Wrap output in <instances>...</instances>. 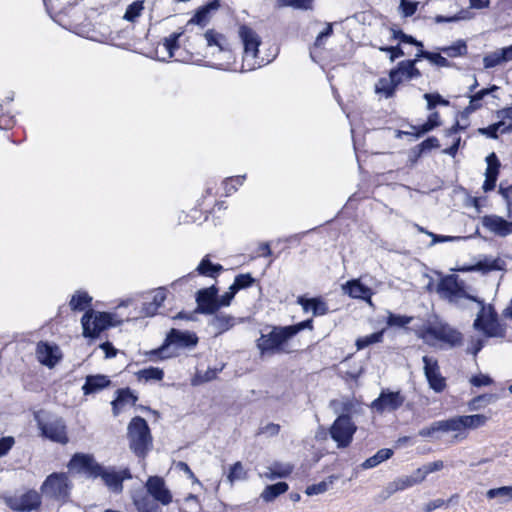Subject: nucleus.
<instances>
[{
  "instance_id": "1",
  "label": "nucleus",
  "mask_w": 512,
  "mask_h": 512,
  "mask_svg": "<svg viewBox=\"0 0 512 512\" xmlns=\"http://www.w3.org/2000/svg\"><path fill=\"white\" fill-rule=\"evenodd\" d=\"M438 293L441 297L450 302L457 303L462 298H469L476 301L474 297L468 296L463 283L459 282L455 275L443 278L438 285ZM480 311L474 321V327L484 333L483 337L477 336L471 340V352H479L484 347V338H502L505 336V327L498 321L497 314L491 305L485 306L482 301H478Z\"/></svg>"
},
{
  "instance_id": "2",
  "label": "nucleus",
  "mask_w": 512,
  "mask_h": 512,
  "mask_svg": "<svg viewBox=\"0 0 512 512\" xmlns=\"http://www.w3.org/2000/svg\"><path fill=\"white\" fill-rule=\"evenodd\" d=\"M420 337L431 346L458 348L462 342V334L447 323L441 321L430 322L420 331Z\"/></svg>"
},
{
  "instance_id": "3",
  "label": "nucleus",
  "mask_w": 512,
  "mask_h": 512,
  "mask_svg": "<svg viewBox=\"0 0 512 512\" xmlns=\"http://www.w3.org/2000/svg\"><path fill=\"white\" fill-rule=\"evenodd\" d=\"M130 449L141 458L152 448V436L145 419L134 417L127 428Z\"/></svg>"
},
{
  "instance_id": "4",
  "label": "nucleus",
  "mask_w": 512,
  "mask_h": 512,
  "mask_svg": "<svg viewBox=\"0 0 512 512\" xmlns=\"http://www.w3.org/2000/svg\"><path fill=\"white\" fill-rule=\"evenodd\" d=\"M305 328H312L311 319L292 326L274 327L268 334H262L258 340V347L262 352L278 349L289 338Z\"/></svg>"
},
{
  "instance_id": "5",
  "label": "nucleus",
  "mask_w": 512,
  "mask_h": 512,
  "mask_svg": "<svg viewBox=\"0 0 512 512\" xmlns=\"http://www.w3.org/2000/svg\"><path fill=\"white\" fill-rule=\"evenodd\" d=\"M239 36L244 45L242 68L246 70H253L256 67H260L264 60H261L260 62L256 61L258 47L261 43L257 33L247 26H241L239 28Z\"/></svg>"
},
{
  "instance_id": "6",
  "label": "nucleus",
  "mask_w": 512,
  "mask_h": 512,
  "mask_svg": "<svg viewBox=\"0 0 512 512\" xmlns=\"http://www.w3.org/2000/svg\"><path fill=\"white\" fill-rule=\"evenodd\" d=\"M81 324L83 335L90 338L97 337L102 331L114 325L111 314L92 309L86 311L82 316Z\"/></svg>"
},
{
  "instance_id": "7",
  "label": "nucleus",
  "mask_w": 512,
  "mask_h": 512,
  "mask_svg": "<svg viewBox=\"0 0 512 512\" xmlns=\"http://www.w3.org/2000/svg\"><path fill=\"white\" fill-rule=\"evenodd\" d=\"M356 430L350 416L340 415L331 425L329 433L338 448H346L351 444Z\"/></svg>"
},
{
  "instance_id": "8",
  "label": "nucleus",
  "mask_w": 512,
  "mask_h": 512,
  "mask_svg": "<svg viewBox=\"0 0 512 512\" xmlns=\"http://www.w3.org/2000/svg\"><path fill=\"white\" fill-rule=\"evenodd\" d=\"M71 483L67 474L53 473L41 486L42 493L57 500H66L71 491Z\"/></svg>"
},
{
  "instance_id": "9",
  "label": "nucleus",
  "mask_w": 512,
  "mask_h": 512,
  "mask_svg": "<svg viewBox=\"0 0 512 512\" xmlns=\"http://www.w3.org/2000/svg\"><path fill=\"white\" fill-rule=\"evenodd\" d=\"M198 343L195 333L171 329L161 347L150 352H163L172 347L174 349H193Z\"/></svg>"
},
{
  "instance_id": "10",
  "label": "nucleus",
  "mask_w": 512,
  "mask_h": 512,
  "mask_svg": "<svg viewBox=\"0 0 512 512\" xmlns=\"http://www.w3.org/2000/svg\"><path fill=\"white\" fill-rule=\"evenodd\" d=\"M404 401L405 397L400 391L383 389L380 395L372 401L370 408L379 414L391 413L399 409Z\"/></svg>"
},
{
  "instance_id": "11",
  "label": "nucleus",
  "mask_w": 512,
  "mask_h": 512,
  "mask_svg": "<svg viewBox=\"0 0 512 512\" xmlns=\"http://www.w3.org/2000/svg\"><path fill=\"white\" fill-rule=\"evenodd\" d=\"M145 488L149 496L157 503H160L163 506H168L173 502V494L162 477H148L145 483Z\"/></svg>"
},
{
  "instance_id": "12",
  "label": "nucleus",
  "mask_w": 512,
  "mask_h": 512,
  "mask_svg": "<svg viewBox=\"0 0 512 512\" xmlns=\"http://www.w3.org/2000/svg\"><path fill=\"white\" fill-rule=\"evenodd\" d=\"M70 471L85 474L89 477H97L101 471V465L98 464L90 454L76 453L68 464Z\"/></svg>"
},
{
  "instance_id": "13",
  "label": "nucleus",
  "mask_w": 512,
  "mask_h": 512,
  "mask_svg": "<svg viewBox=\"0 0 512 512\" xmlns=\"http://www.w3.org/2000/svg\"><path fill=\"white\" fill-rule=\"evenodd\" d=\"M6 503L13 511L30 512L40 506L41 497L38 492L30 490L7 498Z\"/></svg>"
},
{
  "instance_id": "14",
  "label": "nucleus",
  "mask_w": 512,
  "mask_h": 512,
  "mask_svg": "<svg viewBox=\"0 0 512 512\" xmlns=\"http://www.w3.org/2000/svg\"><path fill=\"white\" fill-rule=\"evenodd\" d=\"M97 477H101L112 492L120 493L123 490V481L130 479L132 476L127 468L117 471L114 468L101 466V471L98 472Z\"/></svg>"
},
{
  "instance_id": "15",
  "label": "nucleus",
  "mask_w": 512,
  "mask_h": 512,
  "mask_svg": "<svg viewBox=\"0 0 512 512\" xmlns=\"http://www.w3.org/2000/svg\"><path fill=\"white\" fill-rule=\"evenodd\" d=\"M38 426L42 435L48 439L61 444L68 442L66 425L62 419L57 418L48 422L39 421Z\"/></svg>"
},
{
  "instance_id": "16",
  "label": "nucleus",
  "mask_w": 512,
  "mask_h": 512,
  "mask_svg": "<svg viewBox=\"0 0 512 512\" xmlns=\"http://www.w3.org/2000/svg\"><path fill=\"white\" fill-rule=\"evenodd\" d=\"M424 362V370L426 378L429 382L430 387L435 392H442L446 387V381L445 378L442 377L439 366L437 364V361L434 360L432 357L424 356L423 357Z\"/></svg>"
},
{
  "instance_id": "17",
  "label": "nucleus",
  "mask_w": 512,
  "mask_h": 512,
  "mask_svg": "<svg viewBox=\"0 0 512 512\" xmlns=\"http://www.w3.org/2000/svg\"><path fill=\"white\" fill-rule=\"evenodd\" d=\"M482 226L491 233L506 237L512 233V222L497 215H486L481 219Z\"/></svg>"
},
{
  "instance_id": "18",
  "label": "nucleus",
  "mask_w": 512,
  "mask_h": 512,
  "mask_svg": "<svg viewBox=\"0 0 512 512\" xmlns=\"http://www.w3.org/2000/svg\"><path fill=\"white\" fill-rule=\"evenodd\" d=\"M217 292L218 290L214 286L198 291L196 301L201 312L213 314L219 309Z\"/></svg>"
},
{
  "instance_id": "19",
  "label": "nucleus",
  "mask_w": 512,
  "mask_h": 512,
  "mask_svg": "<svg viewBox=\"0 0 512 512\" xmlns=\"http://www.w3.org/2000/svg\"><path fill=\"white\" fill-rule=\"evenodd\" d=\"M204 38L206 40L207 47L213 49L212 55H215L216 52L224 55L231 54L229 42L223 34L218 33L213 29H209L204 33Z\"/></svg>"
},
{
  "instance_id": "20",
  "label": "nucleus",
  "mask_w": 512,
  "mask_h": 512,
  "mask_svg": "<svg viewBox=\"0 0 512 512\" xmlns=\"http://www.w3.org/2000/svg\"><path fill=\"white\" fill-rule=\"evenodd\" d=\"M487 168L485 172L484 191L493 190L499 173L500 162L493 152L486 157Z\"/></svg>"
},
{
  "instance_id": "21",
  "label": "nucleus",
  "mask_w": 512,
  "mask_h": 512,
  "mask_svg": "<svg viewBox=\"0 0 512 512\" xmlns=\"http://www.w3.org/2000/svg\"><path fill=\"white\" fill-rule=\"evenodd\" d=\"M439 432L448 433L454 432L455 439H465L466 434L463 432L462 422L460 416H455L446 420L437 421V428Z\"/></svg>"
},
{
  "instance_id": "22",
  "label": "nucleus",
  "mask_w": 512,
  "mask_h": 512,
  "mask_svg": "<svg viewBox=\"0 0 512 512\" xmlns=\"http://www.w3.org/2000/svg\"><path fill=\"white\" fill-rule=\"evenodd\" d=\"M132 502L138 512H159L160 508L156 501L151 499L149 494L142 491L135 492L132 495Z\"/></svg>"
},
{
  "instance_id": "23",
  "label": "nucleus",
  "mask_w": 512,
  "mask_h": 512,
  "mask_svg": "<svg viewBox=\"0 0 512 512\" xmlns=\"http://www.w3.org/2000/svg\"><path fill=\"white\" fill-rule=\"evenodd\" d=\"M396 72L390 71L389 78H380L375 85V92L383 95L385 98H391L394 96L397 85Z\"/></svg>"
},
{
  "instance_id": "24",
  "label": "nucleus",
  "mask_w": 512,
  "mask_h": 512,
  "mask_svg": "<svg viewBox=\"0 0 512 512\" xmlns=\"http://www.w3.org/2000/svg\"><path fill=\"white\" fill-rule=\"evenodd\" d=\"M297 303L302 306L305 312L312 311L315 316L324 315L328 311L327 304L319 298L307 299L304 296H299Z\"/></svg>"
},
{
  "instance_id": "25",
  "label": "nucleus",
  "mask_w": 512,
  "mask_h": 512,
  "mask_svg": "<svg viewBox=\"0 0 512 512\" xmlns=\"http://www.w3.org/2000/svg\"><path fill=\"white\" fill-rule=\"evenodd\" d=\"M215 361L218 363L213 367L209 366L205 372H203L200 369H197V372L191 381V384L193 386H197L204 382L214 379L216 377L217 373L224 368L225 363L223 360L218 361L217 359H215Z\"/></svg>"
},
{
  "instance_id": "26",
  "label": "nucleus",
  "mask_w": 512,
  "mask_h": 512,
  "mask_svg": "<svg viewBox=\"0 0 512 512\" xmlns=\"http://www.w3.org/2000/svg\"><path fill=\"white\" fill-rule=\"evenodd\" d=\"M343 289L353 298L368 300L371 303V290L360 283L358 280H352L343 286Z\"/></svg>"
},
{
  "instance_id": "27",
  "label": "nucleus",
  "mask_w": 512,
  "mask_h": 512,
  "mask_svg": "<svg viewBox=\"0 0 512 512\" xmlns=\"http://www.w3.org/2000/svg\"><path fill=\"white\" fill-rule=\"evenodd\" d=\"M110 384V380L103 375L88 376L82 389L85 395L96 393Z\"/></svg>"
},
{
  "instance_id": "28",
  "label": "nucleus",
  "mask_w": 512,
  "mask_h": 512,
  "mask_svg": "<svg viewBox=\"0 0 512 512\" xmlns=\"http://www.w3.org/2000/svg\"><path fill=\"white\" fill-rule=\"evenodd\" d=\"M136 401L137 397L130 390H120L117 398L112 402L114 415H118L127 406H133Z\"/></svg>"
},
{
  "instance_id": "29",
  "label": "nucleus",
  "mask_w": 512,
  "mask_h": 512,
  "mask_svg": "<svg viewBox=\"0 0 512 512\" xmlns=\"http://www.w3.org/2000/svg\"><path fill=\"white\" fill-rule=\"evenodd\" d=\"M292 471L293 466L291 464L275 462L267 468V471L262 474V477L274 480L276 478L287 477Z\"/></svg>"
},
{
  "instance_id": "30",
  "label": "nucleus",
  "mask_w": 512,
  "mask_h": 512,
  "mask_svg": "<svg viewBox=\"0 0 512 512\" xmlns=\"http://www.w3.org/2000/svg\"><path fill=\"white\" fill-rule=\"evenodd\" d=\"M219 6L220 4L218 0L211 1L207 5L199 8L194 17L191 18L189 23L204 26L209 20L210 13L212 11H216L219 8Z\"/></svg>"
},
{
  "instance_id": "31",
  "label": "nucleus",
  "mask_w": 512,
  "mask_h": 512,
  "mask_svg": "<svg viewBox=\"0 0 512 512\" xmlns=\"http://www.w3.org/2000/svg\"><path fill=\"white\" fill-rule=\"evenodd\" d=\"M233 325L234 318L225 314H218L210 321V326L216 334H221L229 330Z\"/></svg>"
},
{
  "instance_id": "32",
  "label": "nucleus",
  "mask_w": 512,
  "mask_h": 512,
  "mask_svg": "<svg viewBox=\"0 0 512 512\" xmlns=\"http://www.w3.org/2000/svg\"><path fill=\"white\" fill-rule=\"evenodd\" d=\"M288 488V484L285 482H278L276 484L268 485L262 491L260 497L265 502H272L279 495L287 492Z\"/></svg>"
},
{
  "instance_id": "33",
  "label": "nucleus",
  "mask_w": 512,
  "mask_h": 512,
  "mask_svg": "<svg viewBox=\"0 0 512 512\" xmlns=\"http://www.w3.org/2000/svg\"><path fill=\"white\" fill-rule=\"evenodd\" d=\"M415 486V481L410 475L401 476L390 482L386 487L388 496Z\"/></svg>"
},
{
  "instance_id": "34",
  "label": "nucleus",
  "mask_w": 512,
  "mask_h": 512,
  "mask_svg": "<svg viewBox=\"0 0 512 512\" xmlns=\"http://www.w3.org/2000/svg\"><path fill=\"white\" fill-rule=\"evenodd\" d=\"M392 455H393V451L391 449H388V448L380 449L377 451V453L375 455L367 458L363 462L362 467L364 469L374 468V467L378 466L379 464H381L382 462L390 459L392 457Z\"/></svg>"
},
{
  "instance_id": "35",
  "label": "nucleus",
  "mask_w": 512,
  "mask_h": 512,
  "mask_svg": "<svg viewBox=\"0 0 512 512\" xmlns=\"http://www.w3.org/2000/svg\"><path fill=\"white\" fill-rule=\"evenodd\" d=\"M463 432L467 429H477L486 424L488 417L482 414L460 416Z\"/></svg>"
},
{
  "instance_id": "36",
  "label": "nucleus",
  "mask_w": 512,
  "mask_h": 512,
  "mask_svg": "<svg viewBox=\"0 0 512 512\" xmlns=\"http://www.w3.org/2000/svg\"><path fill=\"white\" fill-rule=\"evenodd\" d=\"M488 499H497L499 503H506L512 500V486H502L489 489L486 492Z\"/></svg>"
},
{
  "instance_id": "37",
  "label": "nucleus",
  "mask_w": 512,
  "mask_h": 512,
  "mask_svg": "<svg viewBox=\"0 0 512 512\" xmlns=\"http://www.w3.org/2000/svg\"><path fill=\"white\" fill-rule=\"evenodd\" d=\"M92 298L83 291L76 292L70 300V308L73 311H83L90 306Z\"/></svg>"
},
{
  "instance_id": "38",
  "label": "nucleus",
  "mask_w": 512,
  "mask_h": 512,
  "mask_svg": "<svg viewBox=\"0 0 512 512\" xmlns=\"http://www.w3.org/2000/svg\"><path fill=\"white\" fill-rule=\"evenodd\" d=\"M248 477V473L245 470L243 464L241 462L234 463L230 468L227 474V481L230 485H234L236 481L246 480Z\"/></svg>"
},
{
  "instance_id": "39",
  "label": "nucleus",
  "mask_w": 512,
  "mask_h": 512,
  "mask_svg": "<svg viewBox=\"0 0 512 512\" xmlns=\"http://www.w3.org/2000/svg\"><path fill=\"white\" fill-rule=\"evenodd\" d=\"M440 51L445 53L448 57H458L467 54V45L463 40L456 41L453 45L442 47Z\"/></svg>"
},
{
  "instance_id": "40",
  "label": "nucleus",
  "mask_w": 512,
  "mask_h": 512,
  "mask_svg": "<svg viewBox=\"0 0 512 512\" xmlns=\"http://www.w3.org/2000/svg\"><path fill=\"white\" fill-rule=\"evenodd\" d=\"M504 264V261L500 258H486L483 261L478 262L476 267H471L468 270H501L503 269Z\"/></svg>"
},
{
  "instance_id": "41",
  "label": "nucleus",
  "mask_w": 512,
  "mask_h": 512,
  "mask_svg": "<svg viewBox=\"0 0 512 512\" xmlns=\"http://www.w3.org/2000/svg\"><path fill=\"white\" fill-rule=\"evenodd\" d=\"M505 63L502 50L497 49L483 58L484 68L489 69Z\"/></svg>"
},
{
  "instance_id": "42",
  "label": "nucleus",
  "mask_w": 512,
  "mask_h": 512,
  "mask_svg": "<svg viewBox=\"0 0 512 512\" xmlns=\"http://www.w3.org/2000/svg\"><path fill=\"white\" fill-rule=\"evenodd\" d=\"M384 330L372 333L371 335L364 336L358 338L356 341V346L358 350H362L368 348L371 344L378 343L382 341Z\"/></svg>"
},
{
  "instance_id": "43",
  "label": "nucleus",
  "mask_w": 512,
  "mask_h": 512,
  "mask_svg": "<svg viewBox=\"0 0 512 512\" xmlns=\"http://www.w3.org/2000/svg\"><path fill=\"white\" fill-rule=\"evenodd\" d=\"M137 376L140 380H161L164 376V373L161 369L156 367H149L142 369L137 372Z\"/></svg>"
},
{
  "instance_id": "44",
  "label": "nucleus",
  "mask_w": 512,
  "mask_h": 512,
  "mask_svg": "<svg viewBox=\"0 0 512 512\" xmlns=\"http://www.w3.org/2000/svg\"><path fill=\"white\" fill-rule=\"evenodd\" d=\"M417 59L405 60L400 62V69L408 75L409 80L421 76L419 69L415 67Z\"/></svg>"
},
{
  "instance_id": "45",
  "label": "nucleus",
  "mask_w": 512,
  "mask_h": 512,
  "mask_svg": "<svg viewBox=\"0 0 512 512\" xmlns=\"http://www.w3.org/2000/svg\"><path fill=\"white\" fill-rule=\"evenodd\" d=\"M486 96V92L482 90L475 92L474 94L469 95L470 101L469 105L466 107L465 111L467 113L475 112L476 110L482 107L481 101Z\"/></svg>"
},
{
  "instance_id": "46",
  "label": "nucleus",
  "mask_w": 512,
  "mask_h": 512,
  "mask_svg": "<svg viewBox=\"0 0 512 512\" xmlns=\"http://www.w3.org/2000/svg\"><path fill=\"white\" fill-rule=\"evenodd\" d=\"M166 299V290L164 288H158L154 291L152 302L153 310H147V316H153L157 309L162 305L164 300Z\"/></svg>"
},
{
  "instance_id": "47",
  "label": "nucleus",
  "mask_w": 512,
  "mask_h": 512,
  "mask_svg": "<svg viewBox=\"0 0 512 512\" xmlns=\"http://www.w3.org/2000/svg\"><path fill=\"white\" fill-rule=\"evenodd\" d=\"M144 9L143 2L142 1H136L130 4L127 7V10L124 14V19L128 21H135L136 18H138L141 14V11Z\"/></svg>"
},
{
  "instance_id": "48",
  "label": "nucleus",
  "mask_w": 512,
  "mask_h": 512,
  "mask_svg": "<svg viewBox=\"0 0 512 512\" xmlns=\"http://www.w3.org/2000/svg\"><path fill=\"white\" fill-rule=\"evenodd\" d=\"M254 279L250 274H240L236 276L234 283L230 286L236 293L238 290L251 286Z\"/></svg>"
},
{
  "instance_id": "49",
  "label": "nucleus",
  "mask_w": 512,
  "mask_h": 512,
  "mask_svg": "<svg viewBox=\"0 0 512 512\" xmlns=\"http://www.w3.org/2000/svg\"><path fill=\"white\" fill-rule=\"evenodd\" d=\"M314 0H278L280 6H291L295 9H312Z\"/></svg>"
},
{
  "instance_id": "50",
  "label": "nucleus",
  "mask_w": 512,
  "mask_h": 512,
  "mask_svg": "<svg viewBox=\"0 0 512 512\" xmlns=\"http://www.w3.org/2000/svg\"><path fill=\"white\" fill-rule=\"evenodd\" d=\"M180 35L181 33H173L169 37L164 39L163 47L168 53V58L173 57V51L179 47L178 39Z\"/></svg>"
},
{
  "instance_id": "51",
  "label": "nucleus",
  "mask_w": 512,
  "mask_h": 512,
  "mask_svg": "<svg viewBox=\"0 0 512 512\" xmlns=\"http://www.w3.org/2000/svg\"><path fill=\"white\" fill-rule=\"evenodd\" d=\"M37 360L48 368H53L61 360V354H37Z\"/></svg>"
},
{
  "instance_id": "52",
  "label": "nucleus",
  "mask_w": 512,
  "mask_h": 512,
  "mask_svg": "<svg viewBox=\"0 0 512 512\" xmlns=\"http://www.w3.org/2000/svg\"><path fill=\"white\" fill-rule=\"evenodd\" d=\"M501 126H503V121H498L486 128H479L478 129V132L481 134V135H485L489 138H492V139H497L498 138V132H499V129H501Z\"/></svg>"
},
{
  "instance_id": "53",
  "label": "nucleus",
  "mask_w": 512,
  "mask_h": 512,
  "mask_svg": "<svg viewBox=\"0 0 512 512\" xmlns=\"http://www.w3.org/2000/svg\"><path fill=\"white\" fill-rule=\"evenodd\" d=\"M197 270L200 274L210 275L211 272H218L222 270L221 265H213L208 259H203L199 264Z\"/></svg>"
},
{
  "instance_id": "54",
  "label": "nucleus",
  "mask_w": 512,
  "mask_h": 512,
  "mask_svg": "<svg viewBox=\"0 0 512 512\" xmlns=\"http://www.w3.org/2000/svg\"><path fill=\"white\" fill-rule=\"evenodd\" d=\"M412 318L402 315H395L392 313H389L387 324L389 326H397V327H403L411 322Z\"/></svg>"
},
{
  "instance_id": "55",
  "label": "nucleus",
  "mask_w": 512,
  "mask_h": 512,
  "mask_svg": "<svg viewBox=\"0 0 512 512\" xmlns=\"http://www.w3.org/2000/svg\"><path fill=\"white\" fill-rule=\"evenodd\" d=\"M418 2H410L408 0H400L399 9L404 17L412 16L417 10Z\"/></svg>"
},
{
  "instance_id": "56",
  "label": "nucleus",
  "mask_w": 512,
  "mask_h": 512,
  "mask_svg": "<svg viewBox=\"0 0 512 512\" xmlns=\"http://www.w3.org/2000/svg\"><path fill=\"white\" fill-rule=\"evenodd\" d=\"M329 488V484L325 481H321L317 484L310 485L306 488L305 493L308 496L319 495L325 493Z\"/></svg>"
},
{
  "instance_id": "57",
  "label": "nucleus",
  "mask_w": 512,
  "mask_h": 512,
  "mask_svg": "<svg viewBox=\"0 0 512 512\" xmlns=\"http://www.w3.org/2000/svg\"><path fill=\"white\" fill-rule=\"evenodd\" d=\"M15 445V439L12 436L0 438V458L6 456Z\"/></svg>"
},
{
  "instance_id": "58",
  "label": "nucleus",
  "mask_w": 512,
  "mask_h": 512,
  "mask_svg": "<svg viewBox=\"0 0 512 512\" xmlns=\"http://www.w3.org/2000/svg\"><path fill=\"white\" fill-rule=\"evenodd\" d=\"M424 98L427 100V108L432 110L437 104L448 105V101L444 100L439 94H424Z\"/></svg>"
},
{
  "instance_id": "59",
  "label": "nucleus",
  "mask_w": 512,
  "mask_h": 512,
  "mask_svg": "<svg viewBox=\"0 0 512 512\" xmlns=\"http://www.w3.org/2000/svg\"><path fill=\"white\" fill-rule=\"evenodd\" d=\"M468 12L467 11H461L460 13L454 15V16H451V17H444V16H441V15H438L435 17V22L436 23H444V22H456V21H459V20H464V19H468L469 17L467 16Z\"/></svg>"
},
{
  "instance_id": "60",
  "label": "nucleus",
  "mask_w": 512,
  "mask_h": 512,
  "mask_svg": "<svg viewBox=\"0 0 512 512\" xmlns=\"http://www.w3.org/2000/svg\"><path fill=\"white\" fill-rule=\"evenodd\" d=\"M427 56H429L428 60L436 66H439V67H449L450 66V62L445 57H443L440 53L430 52V54H428Z\"/></svg>"
},
{
  "instance_id": "61",
  "label": "nucleus",
  "mask_w": 512,
  "mask_h": 512,
  "mask_svg": "<svg viewBox=\"0 0 512 512\" xmlns=\"http://www.w3.org/2000/svg\"><path fill=\"white\" fill-rule=\"evenodd\" d=\"M470 383L476 387L488 386L492 383V379L487 375L478 374L471 377Z\"/></svg>"
},
{
  "instance_id": "62",
  "label": "nucleus",
  "mask_w": 512,
  "mask_h": 512,
  "mask_svg": "<svg viewBox=\"0 0 512 512\" xmlns=\"http://www.w3.org/2000/svg\"><path fill=\"white\" fill-rule=\"evenodd\" d=\"M235 294L236 292L231 287H229V290L227 292H225L222 296L217 298V304H219V308L221 306H229Z\"/></svg>"
},
{
  "instance_id": "63",
  "label": "nucleus",
  "mask_w": 512,
  "mask_h": 512,
  "mask_svg": "<svg viewBox=\"0 0 512 512\" xmlns=\"http://www.w3.org/2000/svg\"><path fill=\"white\" fill-rule=\"evenodd\" d=\"M426 475H429L430 473L440 471L444 468V462L442 460H437L434 462L427 463L422 466Z\"/></svg>"
},
{
  "instance_id": "64",
  "label": "nucleus",
  "mask_w": 512,
  "mask_h": 512,
  "mask_svg": "<svg viewBox=\"0 0 512 512\" xmlns=\"http://www.w3.org/2000/svg\"><path fill=\"white\" fill-rule=\"evenodd\" d=\"M380 50L389 52L391 54L390 55L391 62H393L396 58L404 55V52L400 46L381 47Z\"/></svg>"
}]
</instances>
